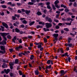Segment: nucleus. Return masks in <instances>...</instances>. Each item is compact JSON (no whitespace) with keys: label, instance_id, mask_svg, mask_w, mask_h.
I'll use <instances>...</instances> for the list:
<instances>
[{"label":"nucleus","instance_id":"39448f33","mask_svg":"<svg viewBox=\"0 0 77 77\" xmlns=\"http://www.w3.org/2000/svg\"><path fill=\"white\" fill-rule=\"evenodd\" d=\"M7 4L9 5H11V6L12 7L13 6H15V4H12V2H9L7 3Z\"/></svg>","mask_w":77,"mask_h":77},{"label":"nucleus","instance_id":"37998d69","mask_svg":"<svg viewBox=\"0 0 77 77\" xmlns=\"http://www.w3.org/2000/svg\"><path fill=\"white\" fill-rule=\"evenodd\" d=\"M36 53L38 54H39V53H40V52H39V51H38V50H37V51H36Z\"/></svg>","mask_w":77,"mask_h":77},{"label":"nucleus","instance_id":"f257e3e1","mask_svg":"<svg viewBox=\"0 0 77 77\" xmlns=\"http://www.w3.org/2000/svg\"><path fill=\"white\" fill-rule=\"evenodd\" d=\"M35 45H38L37 46V48H41L42 47V43H37L35 42Z\"/></svg>","mask_w":77,"mask_h":77},{"label":"nucleus","instance_id":"0e129e2a","mask_svg":"<svg viewBox=\"0 0 77 77\" xmlns=\"http://www.w3.org/2000/svg\"><path fill=\"white\" fill-rule=\"evenodd\" d=\"M64 10V8H62L61 9L58 10V11H63Z\"/></svg>","mask_w":77,"mask_h":77},{"label":"nucleus","instance_id":"0eeeda50","mask_svg":"<svg viewBox=\"0 0 77 77\" xmlns=\"http://www.w3.org/2000/svg\"><path fill=\"white\" fill-rule=\"evenodd\" d=\"M66 72V71L65 72L64 71V70H62L60 71V73L61 74V75H63L65 74V73Z\"/></svg>","mask_w":77,"mask_h":77},{"label":"nucleus","instance_id":"f704fd0d","mask_svg":"<svg viewBox=\"0 0 77 77\" xmlns=\"http://www.w3.org/2000/svg\"><path fill=\"white\" fill-rule=\"evenodd\" d=\"M42 26L40 25H38L36 26L37 29H39V28H42Z\"/></svg>","mask_w":77,"mask_h":77},{"label":"nucleus","instance_id":"a18cd8bd","mask_svg":"<svg viewBox=\"0 0 77 77\" xmlns=\"http://www.w3.org/2000/svg\"><path fill=\"white\" fill-rule=\"evenodd\" d=\"M23 55H25L26 54H27V51H24V53H23Z\"/></svg>","mask_w":77,"mask_h":77},{"label":"nucleus","instance_id":"09e8293b","mask_svg":"<svg viewBox=\"0 0 77 77\" xmlns=\"http://www.w3.org/2000/svg\"><path fill=\"white\" fill-rule=\"evenodd\" d=\"M69 9H65V11H66V12H69Z\"/></svg>","mask_w":77,"mask_h":77},{"label":"nucleus","instance_id":"338daca9","mask_svg":"<svg viewBox=\"0 0 77 77\" xmlns=\"http://www.w3.org/2000/svg\"><path fill=\"white\" fill-rule=\"evenodd\" d=\"M5 2V1H2L1 2V4H4V3Z\"/></svg>","mask_w":77,"mask_h":77},{"label":"nucleus","instance_id":"2eb2a0df","mask_svg":"<svg viewBox=\"0 0 77 77\" xmlns=\"http://www.w3.org/2000/svg\"><path fill=\"white\" fill-rule=\"evenodd\" d=\"M25 13L27 15H28V14H29V13H30V10L28 11V10H26L25 11Z\"/></svg>","mask_w":77,"mask_h":77},{"label":"nucleus","instance_id":"4c0bfd02","mask_svg":"<svg viewBox=\"0 0 77 77\" xmlns=\"http://www.w3.org/2000/svg\"><path fill=\"white\" fill-rule=\"evenodd\" d=\"M70 18H70L69 17H68V18H66V21H70Z\"/></svg>","mask_w":77,"mask_h":77},{"label":"nucleus","instance_id":"3c124183","mask_svg":"<svg viewBox=\"0 0 77 77\" xmlns=\"http://www.w3.org/2000/svg\"><path fill=\"white\" fill-rule=\"evenodd\" d=\"M17 6H21V4L20 3H17Z\"/></svg>","mask_w":77,"mask_h":77},{"label":"nucleus","instance_id":"412c9836","mask_svg":"<svg viewBox=\"0 0 77 77\" xmlns=\"http://www.w3.org/2000/svg\"><path fill=\"white\" fill-rule=\"evenodd\" d=\"M37 14L38 15H42V13L40 11H38L37 13Z\"/></svg>","mask_w":77,"mask_h":77},{"label":"nucleus","instance_id":"79ce46f5","mask_svg":"<svg viewBox=\"0 0 77 77\" xmlns=\"http://www.w3.org/2000/svg\"><path fill=\"white\" fill-rule=\"evenodd\" d=\"M14 64L13 63H9V65L10 66H13L14 65Z\"/></svg>","mask_w":77,"mask_h":77},{"label":"nucleus","instance_id":"423d86ee","mask_svg":"<svg viewBox=\"0 0 77 77\" xmlns=\"http://www.w3.org/2000/svg\"><path fill=\"white\" fill-rule=\"evenodd\" d=\"M4 71L5 73H6V74H8L10 72V69H7V70H6V69H4Z\"/></svg>","mask_w":77,"mask_h":77},{"label":"nucleus","instance_id":"58836bf2","mask_svg":"<svg viewBox=\"0 0 77 77\" xmlns=\"http://www.w3.org/2000/svg\"><path fill=\"white\" fill-rule=\"evenodd\" d=\"M14 17H17L18 18H19V17H20V16L18 14H15Z\"/></svg>","mask_w":77,"mask_h":77},{"label":"nucleus","instance_id":"bf43d9fd","mask_svg":"<svg viewBox=\"0 0 77 77\" xmlns=\"http://www.w3.org/2000/svg\"><path fill=\"white\" fill-rule=\"evenodd\" d=\"M63 23H58V26H62V24H63Z\"/></svg>","mask_w":77,"mask_h":77},{"label":"nucleus","instance_id":"a878e982","mask_svg":"<svg viewBox=\"0 0 77 77\" xmlns=\"http://www.w3.org/2000/svg\"><path fill=\"white\" fill-rule=\"evenodd\" d=\"M39 24H42V25H45V23L42 22H39L38 23Z\"/></svg>","mask_w":77,"mask_h":77},{"label":"nucleus","instance_id":"4468645a","mask_svg":"<svg viewBox=\"0 0 77 77\" xmlns=\"http://www.w3.org/2000/svg\"><path fill=\"white\" fill-rule=\"evenodd\" d=\"M35 75H39V71H38V70H35Z\"/></svg>","mask_w":77,"mask_h":77},{"label":"nucleus","instance_id":"6ab92c4d","mask_svg":"<svg viewBox=\"0 0 77 77\" xmlns=\"http://www.w3.org/2000/svg\"><path fill=\"white\" fill-rule=\"evenodd\" d=\"M15 31L16 32H17V33H19V32H20V30L17 28L15 29Z\"/></svg>","mask_w":77,"mask_h":77},{"label":"nucleus","instance_id":"aec40b11","mask_svg":"<svg viewBox=\"0 0 77 77\" xmlns=\"http://www.w3.org/2000/svg\"><path fill=\"white\" fill-rule=\"evenodd\" d=\"M71 23H72V22L70 21L69 23H66L65 24H66V25H68L69 26H70V25L71 24Z\"/></svg>","mask_w":77,"mask_h":77},{"label":"nucleus","instance_id":"680f3d73","mask_svg":"<svg viewBox=\"0 0 77 77\" xmlns=\"http://www.w3.org/2000/svg\"><path fill=\"white\" fill-rule=\"evenodd\" d=\"M47 8L48 9H51V7H50V5H48L47 6Z\"/></svg>","mask_w":77,"mask_h":77},{"label":"nucleus","instance_id":"a19ab883","mask_svg":"<svg viewBox=\"0 0 77 77\" xmlns=\"http://www.w3.org/2000/svg\"><path fill=\"white\" fill-rule=\"evenodd\" d=\"M54 21L56 23H59V20L56 19H54Z\"/></svg>","mask_w":77,"mask_h":77},{"label":"nucleus","instance_id":"c85d7f7f","mask_svg":"<svg viewBox=\"0 0 77 77\" xmlns=\"http://www.w3.org/2000/svg\"><path fill=\"white\" fill-rule=\"evenodd\" d=\"M59 3V1L58 0H56L54 2L55 5H57V4Z\"/></svg>","mask_w":77,"mask_h":77},{"label":"nucleus","instance_id":"2f4dec72","mask_svg":"<svg viewBox=\"0 0 77 77\" xmlns=\"http://www.w3.org/2000/svg\"><path fill=\"white\" fill-rule=\"evenodd\" d=\"M64 30L66 31V32H68L69 31V29L67 28H65L64 29Z\"/></svg>","mask_w":77,"mask_h":77},{"label":"nucleus","instance_id":"052dcab7","mask_svg":"<svg viewBox=\"0 0 77 77\" xmlns=\"http://www.w3.org/2000/svg\"><path fill=\"white\" fill-rule=\"evenodd\" d=\"M60 27L58 26H56V28L57 29H59V28Z\"/></svg>","mask_w":77,"mask_h":77},{"label":"nucleus","instance_id":"ddd939ff","mask_svg":"<svg viewBox=\"0 0 77 77\" xmlns=\"http://www.w3.org/2000/svg\"><path fill=\"white\" fill-rule=\"evenodd\" d=\"M1 49V50H3L4 51H5V47L3 46H0Z\"/></svg>","mask_w":77,"mask_h":77},{"label":"nucleus","instance_id":"603ef678","mask_svg":"<svg viewBox=\"0 0 77 77\" xmlns=\"http://www.w3.org/2000/svg\"><path fill=\"white\" fill-rule=\"evenodd\" d=\"M18 41L20 44H21V43H22V40L21 39H20Z\"/></svg>","mask_w":77,"mask_h":77},{"label":"nucleus","instance_id":"c756f323","mask_svg":"<svg viewBox=\"0 0 77 77\" xmlns=\"http://www.w3.org/2000/svg\"><path fill=\"white\" fill-rule=\"evenodd\" d=\"M34 59V56L33 55H32L31 56V57H30V59L31 60H32Z\"/></svg>","mask_w":77,"mask_h":77},{"label":"nucleus","instance_id":"4be33fe9","mask_svg":"<svg viewBox=\"0 0 77 77\" xmlns=\"http://www.w3.org/2000/svg\"><path fill=\"white\" fill-rule=\"evenodd\" d=\"M44 40L45 43H46V42H47V38H46L45 37L44 38Z\"/></svg>","mask_w":77,"mask_h":77},{"label":"nucleus","instance_id":"bb28decb","mask_svg":"<svg viewBox=\"0 0 77 77\" xmlns=\"http://www.w3.org/2000/svg\"><path fill=\"white\" fill-rule=\"evenodd\" d=\"M48 21H49L50 23H52V20L50 18H49L48 20Z\"/></svg>","mask_w":77,"mask_h":77},{"label":"nucleus","instance_id":"b1692460","mask_svg":"<svg viewBox=\"0 0 77 77\" xmlns=\"http://www.w3.org/2000/svg\"><path fill=\"white\" fill-rule=\"evenodd\" d=\"M7 67H8V66H7V65H2V67L4 68H7Z\"/></svg>","mask_w":77,"mask_h":77},{"label":"nucleus","instance_id":"7ed1b4c3","mask_svg":"<svg viewBox=\"0 0 77 77\" xmlns=\"http://www.w3.org/2000/svg\"><path fill=\"white\" fill-rule=\"evenodd\" d=\"M0 35L3 36V37H5V36H6V35H9V33H0Z\"/></svg>","mask_w":77,"mask_h":77},{"label":"nucleus","instance_id":"1a4fd4ad","mask_svg":"<svg viewBox=\"0 0 77 77\" xmlns=\"http://www.w3.org/2000/svg\"><path fill=\"white\" fill-rule=\"evenodd\" d=\"M5 44H6V41L3 40L2 41L1 43H0V45H4Z\"/></svg>","mask_w":77,"mask_h":77},{"label":"nucleus","instance_id":"ea45409f","mask_svg":"<svg viewBox=\"0 0 77 77\" xmlns=\"http://www.w3.org/2000/svg\"><path fill=\"white\" fill-rule=\"evenodd\" d=\"M55 7H56V8H60V6H58V5H57L56 4L55 5Z\"/></svg>","mask_w":77,"mask_h":77},{"label":"nucleus","instance_id":"c03bdc74","mask_svg":"<svg viewBox=\"0 0 77 77\" xmlns=\"http://www.w3.org/2000/svg\"><path fill=\"white\" fill-rule=\"evenodd\" d=\"M28 38H29V39H31L32 38V36L31 35H28Z\"/></svg>","mask_w":77,"mask_h":77},{"label":"nucleus","instance_id":"e433bc0d","mask_svg":"<svg viewBox=\"0 0 77 77\" xmlns=\"http://www.w3.org/2000/svg\"><path fill=\"white\" fill-rule=\"evenodd\" d=\"M28 4L29 5H34V3L32 2H29L28 3Z\"/></svg>","mask_w":77,"mask_h":77},{"label":"nucleus","instance_id":"f8f14e48","mask_svg":"<svg viewBox=\"0 0 77 77\" xmlns=\"http://www.w3.org/2000/svg\"><path fill=\"white\" fill-rule=\"evenodd\" d=\"M35 23L34 21H33L32 22L31 21H29V25L30 26H32V25H33V24Z\"/></svg>","mask_w":77,"mask_h":77},{"label":"nucleus","instance_id":"de8ad7c7","mask_svg":"<svg viewBox=\"0 0 77 77\" xmlns=\"http://www.w3.org/2000/svg\"><path fill=\"white\" fill-rule=\"evenodd\" d=\"M18 47L19 48V49H21V48H23V46H22L20 45H19Z\"/></svg>","mask_w":77,"mask_h":77},{"label":"nucleus","instance_id":"473e14b6","mask_svg":"<svg viewBox=\"0 0 77 77\" xmlns=\"http://www.w3.org/2000/svg\"><path fill=\"white\" fill-rule=\"evenodd\" d=\"M15 49L16 51H20V50L18 47L16 48Z\"/></svg>","mask_w":77,"mask_h":77},{"label":"nucleus","instance_id":"dca6fc26","mask_svg":"<svg viewBox=\"0 0 77 77\" xmlns=\"http://www.w3.org/2000/svg\"><path fill=\"white\" fill-rule=\"evenodd\" d=\"M53 36L55 38H57V37H58V36H59V34H58L55 33L53 34Z\"/></svg>","mask_w":77,"mask_h":77},{"label":"nucleus","instance_id":"c9c22d12","mask_svg":"<svg viewBox=\"0 0 77 77\" xmlns=\"http://www.w3.org/2000/svg\"><path fill=\"white\" fill-rule=\"evenodd\" d=\"M52 7L53 9H54V11H55V10H56V7H55V6H54V5H52Z\"/></svg>","mask_w":77,"mask_h":77},{"label":"nucleus","instance_id":"7c9ffc66","mask_svg":"<svg viewBox=\"0 0 77 77\" xmlns=\"http://www.w3.org/2000/svg\"><path fill=\"white\" fill-rule=\"evenodd\" d=\"M5 52H6L5 51H0V53H2V54H5Z\"/></svg>","mask_w":77,"mask_h":77},{"label":"nucleus","instance_id":"9b49d317","mask_svg":"<svg viewBox=\"0 0 77 77\" xmlns=\"http://www.w3.org/2000/svg\"><path fill=\"white\" fill-rule=\"evenodd\" d=\"M68 59H66L65 60L66 63H68V61L69 62H71V58H70V57H68Z\"/></svg>","mask_w":77,"mask_h":77},{"label":"nucleus","instance_id":"5701e85b","mask_svg":"<svg viewBox=\"0 0 77 77\" xmlns=\"http://www.w3.org/2000/svg\"><path fill=\"white\" fill-rule=\"evenodd\" d=\"M23 52H21V53L19 54V56L20 57H22V56H23Z\"/></svg>","mask_w":77,"mask_h":77},{"label":"nucleus","instance_id":"f03ea898","mask_svg":"<svg viewBox=\"0 0 77 77\" xmlns=\"http://www.w3.org/2000/svg\"><path fill=\"white\" fill-rule=\"evenodd\" d=\"M45 24L47 28H50L52 27V24L51 23H46Z\"/></svg>","mask_w":77,"mask_h":77},{"label":"nucleus","instance_id":"6e6552de","mask_svg":"<svg viewBox=\"0 0 77 77\" xmlns=\"http://www.w3.org/2000/svg\"><path fill=\"white\" fill-rule=\"evenodd\" d=\"M47 63L48 64H51V63L52 65L53 64V61L50 60H48Z\"/></svg>","mask_w":77,"mask_h":77},{"label":"nucleus","instance_id":"69168bd1","mask_svg":"<svg viewBox=\"0 0 77 77\" xmlns=\"http://www.w3.org/2000/svg\"><path fill=\"white\" fill-rule=\"evenodd\" d=\"M29 67H30V68H32V64H30V63H29Z\"/></svg>","mask_w":77,"mask_h":77},{"label":"nucleus","instance_id":"13d9d810","mask_svg":"<svg viewBox=\"0 0 77 77\" xmlns=\"http://www.w3.org/2000/svg\"><path fill=\"white\" fill-rule=\"evenodd\" d=\"M45 72L46 74L48 73V70L46 69L45 71Z\"/></svg>","mask_w":77,"mask_h":77},{"label":"nucleus","instance_id":"e2e57ef3","mask_svg":"<svg viewBox=\"0 0 77 77\" xmlns=\"http://www.w3.org/2000/svg\"><path fill=\"white\" fill-rule=\"evenodd\" d=\"M47 11V10H46V9L44 10V14H46Z\"/></svg>","mask_w":77,"mask_h":77},{"label":"nucleus","instance_id":"cd10ccee","mask_svg":"<svg viewBox=\"0 0 77 77\" xmlns=\"http://www.w3.org/2000/svg\"><path fill=\"white\" fill-rule=\"evenodd\" d=\"M19 62L18 60V59H17L15 60V63L16 64L18 63Z\"/></svg>","mask_w":77,"mask_h":77},{"label":"nucleus","instance_id":"49530a36","mask_svg":"<svg viewBox=\"0 0 77 77\" xmlns=\"http://www.w3.org/2000/svg\"><path fill=\"white\" fill-rule=\"evenodd\" d=\"M3 38H4V41H7V38H6V37H3Z\"/></svg>","mask_w":77,"mask_h":77},{"label":"nucleus","instance_id":"8fccbe9b","mask_svg":"<svg viewBox=\"0 0 77 77\" xmlns=\"http://www.w3.org/2000/svg\"><path fill=\"white\" fill-rule=\"evenodd\" d=\"M19 72L20 75H22V72H21V71L20 70H19Z\"/></svg>","mask_w":77,"mask_h":77},{"label":"nucleus","instance_id":"a211bd4d","mask_svg":"<svg viewBox=\"0 0 77 77\" xmlns=\"http://www.w3.org/2000/svg\"><path fill=\"white\" fill-rule=\"evenodd\" d=\"M27 23H28V22L26 21V20H23L22 22V23L23 24H27Z\"/></svg>","mask_w":77,"mask_h":77},{"label":"nucleus","instance_id":"864d4df0","mask_svg":"<svg viewBox=\"0 0 77 77\" xmlns=\"http://www.w3.org/2000/svg\"><path fill=\"white\" fill-rule=\"evenodd\" d=\"M71 38H69L68 39V42L70 43V41H71Z\"/></svg>","mask_w":77,"mask_h":77},{"label":"nucleus","instance_id":"20e7f679","mask_svg":"<svg viewBox=\"0 0 77 77\" xmlns=\"http://www.w3.org/2000/svg\"><path fill=\"white\" fill-rule=\"evenodd\" d=\"M2 24L3 25V26L5 27V28H6L7 29L8 28V25L6 23H5L4 22H3L2 23Z\"/></svg>","mask_w":77,"mask_h":77},{"label":"nucleus","instance_id":"4d7b16f0","mask_svg":"<svg viewBox=\"0 0 77 77\" xmlns=\"http://www.w3.org/2000/svg\"><path fill=\"white\" fill-rule=\"evenodd\" d=\"M9 50L10 52H12L13 51V49L11 48L9 49Z\"/></svg>","mask_w":77,"mask_h":77},{"label":"nucleus","instance_id":"393cba45","mask_svg":"<svg viewBox=\"0 0 77 77\" xmlns=\"http://www.w3.org/2000/svg\"><path fill=\"white\" fill-rule=\"evenodd\" d=\"M2 8H3L4 9H5L7 8V7L5 5H3L2 6Z\"/></svg>","mask_w":77,"mask_h":77},{"label":"nucleus","instance_id":"774afa93","mask_svg":"<svg viewBox=\"0 0 77 77\" xmlns=\"http://www.w3.org/2000/svg\"><path fill=\"white\" fill-rule=\"evenodd\" d=\"M18 13H21V11H20V10H18L17 11Z\"/></svg>","mask_w":77,"mask_h":77},{"label":"nucleus","instance_id":"5fc2aeb1","mask_svg":"<svg viewBox=\"0 0 77 77\" xmlns=\"http://www.w3.org/2000/svg\"><path fill=\"white\" fill-rule=\"evenodd\" d=\"M36 1V0H31V2H32V3H35Z\"/></svg>","mask_w":77,"mask_h":77},{"label":"nucleus","instance_id":"72a5a7b5","mask_svg":"<svg viewBox=\"0 0 77 77\" xmlns=\"http://www.w3.org/2000/svg\"><path fill=\"white\" fill-rule=\"evenodd\" d=\"M7 38L8 39H11L12 38V37L10 35H8L7 36Z\"/></svg>","mask_w":77,"mask_h":77},{"label":"nucleus","instance_id":"6e6d98bb","mask_svg":"<svg viewBox=\"0 0 77 77\" xmlns=\"http://www.w3.org/2000/svg\"><path fill=\"white\" fill-rule=\"evenodd\" d=\"M16 18V17L14 16H12V20H15V19Z\"/></svg>","mask_w":77,"mask_h":77},{"label":"nucleus","instance_id":"f3484780","mask_svg":"<svg viewBox=\"0 0 77 77\" xmlns=\"http://www.w3.org/2000/svg\"><path fill=\"white\" fill-rule=\"evenodd\" d=\"M61 51V53H63V49H59L58 50V52H60Z\"/></svg>","mask_w":77,"mask_h":77},{"label":"nucleus","instance_id":"9d476101","mask_svg":"<svg viewBox=\"0 0 77 77\" xmlns=\"http://www.w3.org/2000/svg\"><path fill=\"white\" fill-rule=\"evenodd\" d=\"M65 45L67 47L68 46V47H72V44L71 43L66 44H65Z\"/></svg>","mask_w":77,"mask_h":77}]
</instances>
